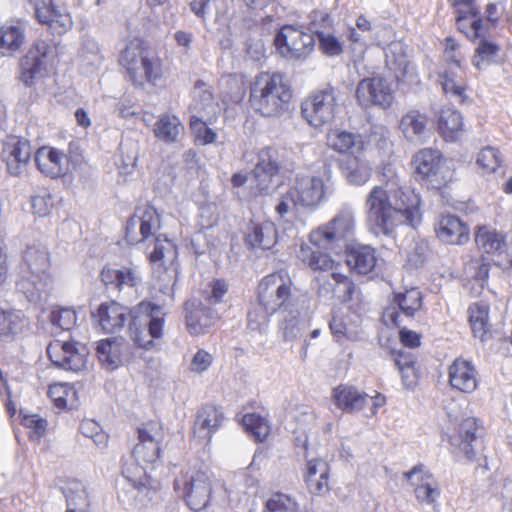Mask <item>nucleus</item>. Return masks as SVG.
<instances>
[{
  "label": "nucleus",
  "mask_w": 512,
  "mask_h": 512,
  "mask_svg": "<svg viewBox=\"0 0 512 512\" xmlns=\"http://www.w3.org/2000/svg\"><path fill=\"white\" fill-rule=\"evenodd\" d=\"M384 186H375L366 198L367 224L376 236L391 235L399 225L421 222L420 198L403 187L391 166L384 167Z\"/></svg>",
  "instance_id": "nucleus-1"
},
{
  "label": "nucleus",
  "mask_w": 512,
  "mask_h": 512,
  "mask_svg": "<svg viewBox=\"0 0 512 512\" xmlns=\"http://www.w3.org/2000/svg\"><path fill=\"white\" fill-rule=\"evenodd\" d=\"M292 90L280 73H259L250 87V103L264 117H280L288 110Z\"/></svg>",
  "instance_id": "nucleus-2"
},
{
  "label": "nucleus",
  "mask_w": 512,
  "mask_h": 512,
  "mask_svg": "<svg viewBox=\"0 0 512 512\" xmlns=\"http://www.w3.org/2000/svg\"><path fill=\"white\" fill-rule=\"evenodd\" d=\"M49 266V255L42 244L27 246L20 267L17 289L26 295L30 302L41 299L42 294L52 289L53 280L46 272Z\"/></svg>",
  "instance_id": "nucleus-3"
},
{
  "label": "nucleus",
  "mask_w": 512,
  "mask_h": 512,
  "mask_svg": "<svg viewBox=\"0 0 512 512\" xmlns=\"http://www.w3.org/2000/svg\"><path fill=\"white\" fill-rule=\"evenodd\" d=\"M130 337L135 345L151 350L164 335V309L149 301H141L129 310Z\"/></svg>",
  "instance_id": "nucleus-4"
},
{
  "label": "nucleus",
  "mask_w": 512,
  "mask_h": 512,
  "mask_svg": "<svg viewBox=\"0 0 512 512\" xmlns=\"http://www.w3.org/2000/svg\"><path fill=\"white\" fill-rule=\"evenodd\" d=\"M163 430L159 423L149 422L138 429L139 442L135 445L132 456L137 461L133 467L124 465L123 476L140 489L146 485V470L141 464H152L159 458L160 443L163 440Z\"/></svg>",
  "instance_id": "nucleus-5"
},
{
  "label": "nucleus",
  "mask_w": 512,
  "mask_h": 512,
  "mask_svg": "<svg viewBox=\"0 0 512 512\" xmlns=\"http://www.w3.org/2000/svg\"><path fill=\"white\" fill-rule=\"evenodd\" d=\"M119 61L135 85L155 84L163 73L161 60L146 51L139 39H133L126 45Z\"/></svg>",
  "instance_id": "nucleus-6"
},
{
  "label": "nucleus",
  "mask_w": 512,
  "mask_h": 512,
  "mask_svg": "<svg viewBox=\"0 0 512 512\" xmlns=\"http://www.w3.org/2000/svg\"><path fill=\"white\" fill-rule=\"evenodd\" d=\"M174 489L190 509L202 510L210 501L212 475L208 470L189 468L175 478Z\"/></svg>",
  "instance_id": "nucleus-7"
},
{
  "label": "nucleus",
  "mask_w": 512,
  "mask_h": 512,
  "mask_svg": "<svg viewBox=\"0 0 512 512\" xmlns=\"http://www.w3.org/2000/svg\"><path fill=\"white\" fill-rule=\"evenodd\" d=\"M289 274L280 270L265 276L258 285V300L268 314L296 304Z\"/></svg>",
  "instance_id": "nucleus-8"
},
{
  "label": "nucleus",
  "mask_w": 512,
  "mask_h": 512,
  "mask_svg": "<svg viewBox=\"0 0 512 512\" xmlns=\"http://www.w3.org/2000/svg\"><path fill=\"white\" fill-rule=\"evenodd\" d=\"M356 230L354 211L343 207L328 223L310 233L309 239L317 247H333L352 238Z\"/></svg>",
  "instance_id": "nucleus-9"
},
{
  "label": "nucleus",
  "mask_w": 512,
  "mask_h": 512,
  "mask_svg": "<svg viewBox=\"0 0 512 512\" xmlns=\"http://www.w3.org/2000/svg\"><path fill=\"white\" fill-rule=\"evenodd\" d=\"M356 100L363 108L389 109L395 100V91L389 79L374 74L361 79L356 87Z\"/></svg>",
  "instance_id": "nucleus-10"
},
{
  "label": "nucleus",
  "mask_w": 512,
  "mask_h": 512,
  "mask_svg": "<svg viewBox=\"0 0 512 512\" xmlns=\"http://www.w3.org/2000/svg\"><path fill=\"white\" fill-rule=\"evenodd\" d=\"M336 105L337 90L327 86L304 99L301 104V114L310 126L319 128L334 119Z\"/></svg>",
  "instance_id": "nucleus-11"
},
{
  "label": "nucleus",
  "mask_w": 512,
  "mask_h": 512,
  "mask_svg": "<svg viewBox=\"0 0 512 512\" xmlns=\"http://www.w3.org/2000/svg\"><path fill=\"white\" fill-rule=\"evenodd\" d=\"M277 52L288 60H305L314 50L315 40L301 27L283 26L274 40Z\"/></svg>",
  "instance_id": "nucleus-12"
},
{
  "label": "nucleus",
  "mask_w": 512,
  "mask_h": 512,
  "mask_svg": "<svg viewBox=\"0 0 512 512\" xmlns=\"http://www.w3.org/2000/svg\"><path fill=\"white\" fill-rule=\"evenodd\" d=\"M161 228L158 211L151 205L138 206L126 224V240L130 244H138L155 239Z\"/></svg>",
  "instance_id": "nucleus-13"
},
{
  "label": "nucleus",
  "mask_w": 512,
  "mask_h": 512,
  "mask_svg": "<svg viewBox=\"0 0 512 512\" xmlns=\"http://www.w3.org/2000/svg\"><path fill=\"white\" fill-rule=\"evenodd\" d=\"M280 170L278 152L267 147L258 154V160L252 171L251 191L254 195H270L275 189L274 177Z\"/></svg>",
  "instance_id": "nucleus-14"
},
{
  "label": "nucleus",
  "mask_w": 512,
  "mask_h": 512,
  "mask_svg": "<svg viewBox=\"0 0 512 512\" xmlns=\"http://www.w3.org/2000/svg\"><path fill=\"white\" fill-rule=\"evenodd\" d=\"M57 56L56 47L44 40H38L21 61V80L31 85L42 77Z\"/></svg>",
  "instance_id": "nucleus-15"
},
{
  "label": "nucleus",
  "mask_w": 512,
  "mask_h": 512,
  "mask_svg": "<svg viewBox=\"0 0 512 512\" xmlns=\"http://www.w3.org/2000/svg\"><path fill=\"white\" fill-rule=\"evenodd\" d=\"M154 244L153 250L150 252V260L152 263H159L163 268V275H159L158 279L163 283L161 290H172L175 286L178 276V265L176 263L178 252L174 243L164 235H158L151 240Z\"/></svg>",
  "instance_id": "nucleus-16"
},
{
  "label": "nucleus",
  "mask_w": 512,
  "mask_h": 512,
  "mask_svg": "<svg viewBox=\"0 0 512 512\" xmlns=\"http://www.w3.org/2000/svg\"><path fill=\"white\" fill-rule=\"evenodd\" d=\"M51 362L64 370L80 371L87 362V347L80 342L55 340L47 347Z\"/></svg>",
  "instance_id": "nucleus-17"
},
{
  "label": "nucleus",
  "mask_w": 512,
  "mask_h": 512,
  "mask_svg": "<svg viewBox=\"0 0 512 512\" xmlns=\"http://www.w3.org/2000/svg\"><path fill=\"white\" fill-rule=\"evenodd\" d=\"M393 303L397 305L387 307L383 312V321L386 325L399 327L402 324V316L411 318L422 308V293L416 287H411L403 292L394 294Z\"/></svg>",
  "instance_id": "nucleus-18"
},
{
  "label": "nucleus",
  "mask_w": 512,
  "mask_h": 512,
  "mask_svg": "<svg viewBox=\"0 0 512 512\" xmlns=\"http://www.w3.org/2000/svg\"><path fill=\"white\" fill-rule=\"evenodd\" d=\"M404 477L414 486V494L421 504L437 510L440 487L433 475L423 465H416L404 473Z\"/></svg>",
  "instance_id": "nucleus-19"
},
{
  "label": "nucleus",
  "mask_w": 512,
  "mask_h": 512,
  "mask_svg": "<svg viewBox=\"0 0 512 512\" xmlns=\"http://www.w3.org/2000/svg\"><path fill=\"white\" fill-rule=\"evenodd\" d=\"M186 326L190 334H205L219 320V313L209 304L198 299H190L185 303Z\"/></svg>",
  "instance_id": "nucleus-20"
},
{
  "label": "nucleus",
  "mask_w": 512,
  "mask_h": 512,
  "mask_svg": "<svg viewBox=\"0 0 512 512\" xmlns=\"http://www.w3.org/2000/svg\"><path fill=\"white\" fill-rule=\"evenodd\" d=\"M299 205L303 207H315L330 193V187L324 179L318 176H299L291 188Z\"/></svg>",
  "instance_id": "nucleus-21"
},
{
  "label": "nucleus",
  "mask_w": 512,
  "mask_h": 512,
  "mask_svg": "<svg viewBox=\"0 0 512 512\" xmlns=\"http://www.w3.org/2000/svg\"><path fill=\"white\" fill-rule=\"evenodd\" d=\"M31 153L32 148L27 140L9 139L2 151L8 173L16 177L22 175L27 170Z\"/></svg>",
  "instance_id": "nucleus-22"
},
{
  "label": "nucleus",
  "mask_w": 512,
  "mask_h": 512,
  "mask_svg": "<svg viewBox=\"0 0 512 512\" xmlns=\"http://www.w3.org/2000/svg\"><path fill=\"white\" fill-rule=\"evenodd\" d=\"M225 416L223 411L213 405L201 407L196 415L193 425V436L199 442H210L213 434L223 425Z\"/></svg>",
  "instance_id": "nucleus-23"
},
{
  "label": "nucleus",
  "mask_w": 512,
  "mask_h": 512,
  "mask_svg": "<svg viewBox=\"0 0 512 512\" xmlns=\"http://www.w3.org/2000/svg\"><path fill=\"white\" fill-rule=\"evenodd\" d=\"M448 382L453 389L472 393L478 387L475 366L464 358H456L448 368Z\"/></svg>",
  "instance_id": "nucleus-24"
},
{
  "label": "nucleus",
  "mask_w": 512,
  "mask_h": 512,
  "mask_svg": "<svg viewBox=\"0 0 512 512\" xmlns=\"http://www.w3.org/2000/svg\"><path fill=\"white\" fill-rule=\"evenodd\" d=\"M330 329L339 343L344 340L359 341L364 337L361 316L355 312H335L330 321Z\"/></svg>",
  "instance_id": "nucleus-25"
},
{
  "label": "nucleus",
  "mask_w": 512,
  "mask_h": 512,
  "mask_svg": "<svg viewBox=\"0 0 512 512\" xmlns=\"http://www.w3.org/2000/svg\"><path fill=\"white\" fill-rule=\"evenodd\" d=\"M220 107L212 92L203 82H197L192 90V102L189 106L190 118L216 120Z\"/></svg>",
  "instance_id": "nucleus-26"
},
{
  "label": "nucleus",
  "mask_w": 512,
  "mask_h": 512,
  "mask_svg": "<svg viewBox=\"0 0 512 512\" xmlns=\"http://www.w3.org/2000/svg\"><path fill=\"white\" fill-rule=\"evenodd\" d=\"M34 159L38 170L51 178L60 177L68 170L66 154L53 147H40L35 152Z\"/></svg>",
  "instance_id": "nucleus-27"
},
{
  "label": "nucleus",
  "mask_w": 512,
  "mask_h": 512,
  "mask_svg": "<svg viewBox=\"0 0 512 512\" xmlns=\"http://www.w3.org/2000/svg\"><path fill=\"white\" fill-rule=\"evenodd\" d=\"M479 425L475 418L469 417L463 420L458 435L452 440V444L469 461L475 460L479 452L480 441L478 439Z\"/></svg>",
  "instance_id": "nucleus-28"
},
{
  "label": "nucleus",
  "mask_w": 512,
  "mask_h": 512,
  "mask_svg": "<svg viewBox=\"0 0 512 512\" xmlns=\"http://www.w3.org/2000/svg\"><path fill=\"white\" fill-rule=\"evenodd\" d=\"M368 399L369 396L366 393L347 384L338 385L332 392L333 403L345 413L361 411L367 404Z\"/></svg>",
  "instance_id": "nucleus-29"
},
{
  "label": "nucleus",
  "mask_w": 512,
  "mask_h": 512,
  "mask_svg": "<svg viewBox=\"0 0 512 512\" xmlns=\"http://www.w3.org/2000/svg\"><path fill=\"white\" fill-rule=\"evenodd\" d=\"M129 310L114 301L103 303L97 309V322L103 331L107 333L118 332L124 327Z\"/></svg>",
  "instance_id": "nucleus-30"
},
{
  "label": "nucleus",
  "mask_w": 512,
  "mask_h": 512,
  "mask_svg": "<svg viewBox=\"0 0 512 512\" xmlns=\"http://www.w3.org/2000/svg\"><path fill=\"white\" fill-rule=\"evenodd\" d=\"M428 117L417 109H410L402 115L399 130L409 142L421 144L427 133Z\"/></svg>",
  "instance_id": "nucleus-31"
},
{
  "label": "nucleus",
  "mask_w": 512,
  "mask_h": 512,
  "mask_svg": "<svg viewBox=\"0 0 512 512\" xmlns=\"http://www.w3.org/2000/svg\"><path fill=\"white\" fill-rule=\"evenodd\" d=\"M330 468L322 459H311L306 462L304 479L312 494L322 495L329 491Z\"/></svg>",
  "instance_id": "nucleus-32"
},
{
  "label": "nucleus",
  "mask_w": 512,
  "mask_h": 512,
  "mask_svg": "<svg viewBox=\"0 0 512 512\" xmlns=\"http://www.w3.org/2000/svg\"><path fill=\"white\" fill-rule=\"evenodd\" d=\"M437 237L445 243L461 245L469 239L468 227L454 215H444L436 228Z\"/></svg>",
  "instance_id": "nucleus-33"
},
{
  "label": "nucleus",
  "mask_w": 512,
  "mask_h": 512,
  "mask_svg": "<svg viewBox=\"0 0 512 512\" xmlns=\"http://www.w3.org/2000/svg\"><path fill=\"white\" fill-rule=\"evenodd\" d=\"M277 242V229L274 223L265 221L252 222L245 236V243L252 249L268 250Z\"/></svg>",
  "instance_id": "nucleus-34"
},
{
  "label": "nucleus",
  "mask_w": 512,
  "mask_h": 512,
  "mask_svg": "<svg viewBox=\"0 0 512 512\" xmlns=\"http://www.w3.org/2000/svg\"><path fill=\"white\" fill-rule=\"evenodd\" d=\"M101 279L108 288L119 292L132 289L140 282L139 275L130 267L120 269L105 267L101 271Z\"/></svg>",
  "instance_id": "nucleus-35"
},
{
  "label": "nucleus",
  "mask_w": 512,
  "mask_h": 512,
  "mask_svg": "<svg viewBox=\"0 0 512 512\" xmlns=\"http://www.w3.org/2000/svg\"><path fill=\"white\" fill-rule=\"evenodd\" d=\"M128 345L123 338H108L101 340L96 345V353L100 362L108 369L117 368Z\"/></svg>",
  "instance_id": "nucleus-36"
},
{
  "label": "nucleus",
  "mask_w": 512,
  "mask_h": 512,
  "mask_svg": "<svg viewBox=\"0 0 512 512\" xmlns=\"http://www.w3.org/2000/svg\"><path fill=\"white\" fill-rule=\"evenodd\" d=\"M305 315L301 313L298 304L280 311L279 330L285 341H293L301 336L305 327Z\"/></svg>",
  "instance_id": "nucleus-37"
},
{
  "label": "nucleus",
  "mask_w": 512,
  "mask_h": 512,
  "mask_svg": "<svg viewBox=\"0 0 512 512\" xmlns=\"http://www.w3.org/2000/svg\"><path fill=\"white\" fill-rule=\"evenodd\" d=\"M327 146L340 154L355 153L363 149L360 134L341 129H332L326 135Z\"/></svg>",
  "instance_id": "nucleus-38"
},
{
  "label": "nucleus",
  "mask_w": 512,
  "mask_h": 512,
  "mask_svg": "<svg viewBox=\"0 0 512 512\" xmlns=\"http://www.w3.org/2000/svg\"><path fill=\"white\" fill-rule=\"evenodd\" d=\"M375 250L368 245H357L347 249L346 263L358 274L366 275L376 266Z\"/></svg>",
  "instance_id": "nucleus-39"
},
{
  "label": "nucleus",
  "mask_w": 512,
  "mask_h": 512,
  "mask_svg": "<svg viewBox=\"0 0 512 512\" xmlns=\"http://www.w3.org/2000/svg\"><path fill=\"white\" fill-rule=\"evenodd\" d=\"M153 132L165 143H177L184 136L185 128L176 115L165 113L157 119Z\"/></svg>",
  "instance_id": "nucleus-40"
},
{
  "label": "nucleus",
  "mask_w": 512,
  "mask_h": 512,
  "mask_svg": "<svg viewBox=\"0 0 512 512\" xmlns=\"http://www.w3.org/2000/svg\"><path fill=\"white\" fill-rule=\"evenodd\" d=\"M438 129L446 141H456L463 131L462 115L451 107H443L438 116Z\"/></svg>",
  "instance_id": "nucleus-41"
},
{
  "label": "nucleus",
  "mask_w": 512,
  "mask_h": 512,
  "mask_svg": "<svg viewBox=\"0 0 512 512\" xmlns=\"http://www.w3.org/2000/svg\"><path fill=\"white\" fill-rule=\"evenodd\" d=\"M340 167L351 184L362 185L371 177L372 168L370 163L360 156L348 157L341 162Z\"/></svg>",
  "instance_id": "nucleus-42"
},
{
  "label": "nucleus",
  "mask_w": 512,
  "mask_h": 512,
  "mask_svg": "<svg viewBox=\"0 0 512 512\" xmlns=\"http://www.w3.org/2000/svg\"><path fill=\"white\" fill-rule=\"evenodd\" d=\"M25 26L22 22H10L0 25V49L3 54L13 53L25 41Z\"/></svg>",
  "instance_id": "nucleus-43"
},
{
  "label": "nucleus",
  "mask_w": 512,
  "mask_h": 512,
  "mask_svg": "<svg viewBox=\"0 0 512 512\" xmlns=\"http://www.w3.org/2000/svg\"><path fill=\"white\" fill-rule=\"evenodd\" d=\"M475 242L480 250L488 254L501 255L507 249L504 236L487 227H481L476 231Z\"/></svg>",
  "instance_id": "nucleus-44"
},
{
  "label": "nucleus",
  "mask_w": 512,
  "mask_h": 512,
  "mask_svg": "<svg viewBox=\"0 0 512 512\" xmlns=\"http://www.w3.org/2000/svg\"><path fill=\"white\" fill-rule=\"evenodd\" d=\"M298 258L313 270L336 271L339 263L335 262L329 255L312 250L308 245H301Z\"/></svg>",
  "instance_id": "nucleus-45"
},
{
  "label": "nucleus",
  "mask_w": 512,
  "mask_h": 512,
  "mask_svg": "<svg viewBox=\"0 0 512 512\" xmlns=\"http://www.w3.org/2000/svg\"><path fill=\"white\" fill-rule=\"evenodd\" d=\"M440 153L437 150L425 148L413 157V165L416 172L424 178L435 175L439 169Z\"/></svg>",
  "instance_id": "nucleus-46"
},
{
  "label": "nucleus",
  "mask_w": 512,
  "mask_h": 512,
  "mask_svg": "<svg viewBox=\"0 0 512 512\" xmlns=\"http://www.w3.org/2000/svg\"><path fill=\"white\" fill-rule=\"evenodd\" d=\"M489 307L484 302L473 303L469 307V321L475 337L484 341L488 332Z\"/></svg>",
  "instance_id": "nucleus-47"
},
{
  "label": "nucleus",
  "mask_w": 512,
  "mask_h": 512,
  "mask_svg": "<svg viewBox=\"0 0 512 512\" xmlns=\"http://www.w3.org/2000/svg\"><path fill=\"white\" fill-rule=\"evenodd\" d=\"M439 82L446 95L458 103L464 102L466 84L457 73L452 70L446 71L439 75Z\"/></svg>",
  "instance_id": "nucleus-48"
},
{
  "label": "nucleus",
  "mask_w": 512,
  "mask_h": 512,
  "mask_svg": "<svg viewBox=\"0 0 512 512\" xmlns=\"http://www.w3.org/2000/svg\"><path fill=\"white\" fill-rule=\"evenodd\" d=\"M456 20L458 29L468 38L476 39L482 35V21L473 8L467 11L459 10Z\"/></svg>",
  "instance_id": "nucleus-49"
},
{
  "label": "nucleus",
  "mask_w": 512,
  "mask_h": 512,
  "mask_svg": "<svg viewBox=\"0 0 512 512\" xmlns=\"http://www.w3.org/2000/svg\"><path fill=\"white\" fill-rule=\"evenodd\" d=\"M24 321L20 311L0 309V337L12 339L22 330Z\"/></svg>",
  "instance_id": "nucleus-50"
},
{
  "label": "nucleus",
  "mask_w": 512,
  "mask_h": 512,
  "mask_svg": "<svg viewBox=\"0 0 512 512\" xmlns=\"http://www.w3.org/2000/svg\"><path fill=\"white\" fill-rule=\"evenodd\" d=\"M243 426L256 441L263 442L270 433L268 421L255 413L245 414L242 418Z\"/></svg>",
  "instance_id": "nucleus-51"
},
{
  "label": "nucleus",
  "mask_w": 512,
  "mask_h": 512,
  "mask_svg": "<svg viewBox=\"0 0 512 512\" xmlns=\"http://www.w3.org/2000/svg\"><path fill=\"white\" fill-rule=\"evenodd\" d=\"M503 163V155L492 146L482 148L476 159V164L484 173H494Z\"/></svg>",
  "instance_id": "nucleus-52"
},
{
  "label": "nucleus",
  "mask_w": 512,
  "mask_h": 512,
  "mask_svg": "<svg viewBox=\"0 0 512 512\" xmlns=\"http://www.w3.org/2000/svg\"><path fill=\"white\" fill-rule=\"evenodd\" d=\"M215 120H207L203 118H190V129L195 137L196 143L200 145L212 144L217 139L216 132L209 128Z\"/></svg>",
  "instance_id": "nucleus-53"
},
{
  "label": "nucleus",
  "mask_w": 512,
  "mask_h": 512,
  "mask_svg": "<svg viewBox=\"0 0 512 512\" xmlns=\"http://www.w3.org/2000/svg\"><path fill=\"white\" fill-rule=\"evenodd\" d=\"M328 286L331 287L332 293L342 301L349 300L354 290V284L349 277L337 271L331 272Z\"/></svg>",
  "instance_id": "nucleus-54"
},
{
  "label": "nucleus",
  "mask_w": 512,
  "mask_h": 512,
  "mask_svg": "<svg viewBox=\"0 0 512 512\" xmlns=\"http://www.w3.org/2000/svg\"><path fill=\"white\" fill-rule=\"evenodd\" d=\"M264 512H298V503L283 493H274L265 503Z\"/></svg>",
  "instance_id": "nucleus-55"
},
{
  "label": "nucleus",
  "mask_w": 512,
  "mask_h": 512,
  "mask_svg": "<svg viewBox=\"0 0 512 512\" xmlns=\"http://www.w3.org/2000/svg\"><path fill=\"white\" fill-rule=\"evenodd\" d=\"M49 396L54 401L55 405L60 408H67L73 406L72 400L76 395L73 387L67 384H54L49 387Z\"/></svg>",
  "instance_id": "nucleus-56"
},
{
  "label": "nucleus",
  "mask_w": 512,
  "mask_h": 512,
  "mask_svg": "<svg viewBox=\"0 0 512 512\" xmlns=\"http://www.w3.org/2000/svg\"><path fill=\"white\" fill-rule=\"evenodd\" d=\"M499 48L498 46L486 39L481 40L478 47L476 48V55L473 58V65L481 70L483 65L489 64L493 61Z\"/></svg>",
  "instance_id": "nucleus-57"
},
{
  "label": "nucleus",
  "mask_w": 512,
  "mask_h": 512,
  "mask_svg": "<svg viewBox=\"0 0 512 512\" xmlns=\"http://www.w3.org/2000/svg\"><path fill=\"white\" fill-rule=\"evenodd\" d=\"M79 430L83 436L92 439L98 447L106 446L108 442V435L102 430L96 421L92 419L83 420L80 424Z\"/></svg>",
  "instance_id": "nucleus-58"
},
{
  "label": "nucleus",
  "mask_w": 512,
  "mask_h": 512,
  "mask_svg": "<svg viewBox=\"0 0 512 512\" xmlns=\"http://www.w3.org/2000/svg\"><path fill=\"white\" fill-rule=\"evenodd\" d=\"M29 2L34 5L35 15L38 21L50 26L59 8L55 0H29Z\"/></svg>",
  "instance_id": "nucleus-59"
},
{
  "label": "nucleus",
  "mask_w": 512,
  "mask_h": 512,
  "mask_svg": "<svg viewBox=\"0 0 512 512\" xmlns=\"http://www.w3.org/2000/svg\"><path fill=\"white\" fill-rule=\"evenodd\" d=\"M50 321L62 330H70L76 323V312L71 308H56L50 313Z\"/></svg>",
  "instance_id": "nucleus-60"
},
{
  "label": "nucleus",
  "mask_w": 512,
  "mask_h": 512,
  "mask_svg": "<svg viewBox=\"0 0 512 512\" xmlns=\"http://www.w3.org/2000/svg\"><path fill=\"white\" fill-rule=\"evenodd\" d=\"M69 506H82L86 504V489L80 481H72L63 490Z\"/></svg>",
  "instance_id": "nucleus-61"
},
{
  "label": "nucleus",
  "mask_w": 512,
  "mask_h": 512,
  "mask_svg": "<svg viewBox=\"0 0 512 512\" xmlns=\"http://www.w3.org/2000/svg\"><path fill=\"white\" fill-rule=\"evenodd\" d=\"M308 29L319 36L320 33H324L326 29L332 26V19L330 15L321 10L312 11L309 16Z\"/></svg>",
  "instance_id": "nucleus-62"
},
{
  "label": "nucleus",
  "mask_w": 512,
  "mask_h": 512,
  "mask_svg": "<svg viewBox=\"0 0 512 512\" xmlns=\"http://www.w3.org/2000/svg\"><path fill=\"white\" fill-rule=\"evenodd\" d=\"M319 48L329 57H336L342 54L343 45L338 38L330 33H320L318 36Z\"/></svg>",
  "instance_id": "nucleus-63"
},
{
  "label": "nucleus",
  "mask_w": 512,
  "mask_h": 512,
  "mask_svg": "<svg viewBox=\"0 0 512 512\" xmlns=\"http://www.w3.org/2000/svg\"><path fill=\"white\" fill-rule=\"evenodd\" d=\"M213 360L214 357L212 354L204 349H199L192 357L189 370L196 374H202L209 369Z\"/></svg>",
  "instance_id": "nucleus-64"
}]
</instances>
